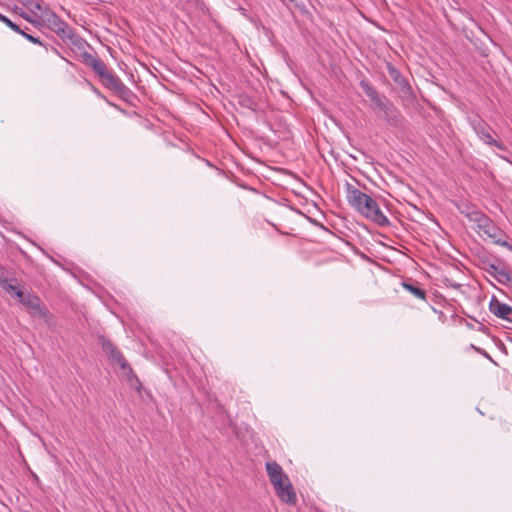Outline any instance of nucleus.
Instances as JSON below:
<instances>
[{"mask_svg":"<svg viewBox=\"0 0 512 512\" xmlns=\"http://www.w3.org/2000/svg\"><path fill=\"white\" fill-rule=\"evenodd\" d=\"M459 210L462 214H464L471 222H472V218L469 216L472 212H480L479 210H477L475 207H472V206H467L465 205L463 208H460L459 207Z\"/></svg>","mask_w":512,"mask_h":512,"instance_id":"18","label":"nucleus"},{"mask_svg":"<svg viewBox=\"0 0 512 512\" xmlns=\"http://www.w3.org/2000/svg\"><path fill=\"white\" fill-rule=\"evenodd\" d=\"M99 344L108 356V358L114 363L118 364L122 370L129 368V363L126 361L123 354L115 347V345L107 339L105 336L100 335L98 337Z\"/></svg>","mask_w":512,"mask_h":512,"instance_id":"8","label":"nucleus"},{"mask_svg":"<svg viewBox=\"0 0 512 512\" xmlns=\"http://www.w3.org/2000/svg\"><path fill=\"white\" fill-rule=\"evenodd\" d=\"M498 269L499 267L496 266L495 264H490L489 269L487 271L489 272L490 275L494 276Z\"/></svg>","mask_w":512,"mask_h":512,"instance_id":"24","label":"nucleus"},{"mask_svg":"<svg viewBox=\"0 0 512 512\" xmlns=\"http://www.w3.org/2000/svg\"><path fill=\"white\" fill-rule=\"evenodd\" d=\"M3 23L6 24L10 29H12L14 32H21V28L18 24L10 20L8 17L3 19Z\"/></svg>","mask_w":512,"mask_h":512,"instance_id":"19","label":"nucleus"},{"mask_svg":"<svg viewBox=\"0 0 512 512\" xmlns=\"http://www.w3.org/2000/svg\"><path fill=\"white\" fill-rule=\"evenodd\" d=\"M497 281L502 284L509 285L512 283V277L508 272L505 271L503 274H501V277H497Z\"/></svg>","mask_w":512,"mask_h":512,"instance_id":"20","label":"nucleus"},{"mask_svg":"<svg viewBox=\"0 0 512 512\" xmlns=\"http://www.w3.org/2000/svg\"><path fill=\"white\" fill-rule=\"evenodd\" d=\"M434 298H435V302H437V303H439V304H440L441 302L446 303V299H445V297H444L443 295H438V294H436V293H435V294H434Z\"/></svg>","mask_w":512,"mask_h":512,"instance_id":"25","label":"nucleus"},{"mask_svg":"<svg viewBox=\"0 0 512 512\" xmlns=\"http://www.w3.org/2000/svg\"><path fill=\"white\" fill-rule=\"evenodd\" d=\"M439 316H440V319L442 320V322H444V321H445L446 316H445V314H444V312H443V311H439Z\"/></svg>","mask_w":512,"mask_h":512,"instance_id":"30","label":"nucleus"},{"mask_svg":"<svg viewBox=\"0 0 512 512\" xmlns=\"http://www.w3.org/2000/svg\"><path fill=\"white\" fill-rule=\"evenodd\" d=\"M11 295H14L22 303V299L25 298L26 293H24L19 287H16Z\"/></svg>","mask_w":512,"mask_h":512,"instance_id":"21","label":"nucleus"},{"mask_svg":"<svg viewBox=\"0 0 512 512\" xmlns=\"http://www.w3.org/2000/svg\"><path fill=\"white\" fill-rule=\"evenodd\" d=\"M33 7L38 10H41V5L39 3H35Z\"/></svg>","mask_w":512,"mask_h":512,"instance_id":"31","label":"nucleus"},{"mask_svg":"<svg viewBox=\"0 0 512 512\" xmlns=\"http://www.w3.org/2000/svg\"><path fill=\"white\" fill-rule=\"evenodd\" d=\"M266 472L272 486H276L277 481L287 480V475L283 471L282 467L275 461L266 463Z\"/></svg>","mask_w":512,"mask_h":512,"instance_id":"14","label":"nucleus"},{"mask_svg":"<svg viewBox=\"0 0 512 512\" xmlns=\"http://www.w3.org/2000/svg\"><path fill=\"white\" fill-rule=\"evenodd\" d=\"M362 85L364 87H366L365 92L368 94V96H371L372 95V91H370V88L366 84H364V82H362Z\"/></svg>","mask_w":512,"mask_h":512,"instance_id":"29","label":"nucleus"},{"mask_svg":"<svg viewBox=\"0 0 512 512\" xmlns=\"http://www.w3.org/2000/svg\"><path fill=\"white\" fill-rule=\"evenodd\" d=\"M17 33H18V34H21L23 37H25V35H28V33H26L25 31H23L22 29H21V32H17Z\"/></svg>","mask_w":512,"mask_h":512,"instance_id":"32","label":"nucleus"},{"mask_svg":"<svg viewBox=\"0 0 512 512\" xmlns=\"http://www.w3.org/2000/svg\"><path fill=\"white\" fill-rule=\"evenodd\" d=\"M402 286L405 290L410 292L414 297H416L418 299H425L426 292L421 287L419 282H417L413 279H408V280L402 282Z\"/></svg>","mask_w":512,"mask_h":512,"instance_id":"15","label":"nucleus"},{"mask_svg":"<svg viewBox=\"0 0 512 512\" xmlns=\"http://www.w3.org/2000/svg\"><path fill=\"white\" fill-rule=\"evenodd\" d=\"M469 216L472 218V222L476 223L479 232H482L494 243L500 246L510 247L509 243L502 238L503 231L497 227L483 212H472Z\"/></svg>","mask_w":512,"mask_h":512,"instance_id":"2","label":"nucleus"},{"mask_svg":"<svg viewBox=\"0 0 512 512\" xmlns=\"http://www.w3.org/2000/svg\"><path fill=\"white\" fill-rule=\"evenodd\" d=\"M229 101L241 113L247 114L252 112L255 114H264L270 108L267 98H233Z\"/></svg>","mask_w":512,"mask_h":512,"instance_id":"4","label":"nucleus"},{"mask_svg":"<svg viewBox=\"0 0 512 512\" xmlns=\"http://www.w3.org/2000/svg\"><path fill=\"white\" fill-rule=\"evenodd\" d=\"M19 15L21 17H23L24 19H26L27 21L32 22V19L30 18V16L26 12H24L22 9H21V12H19Z\"/></svg>","mask_w":512,"mask_h":512,"instance_id":"26","label":"nucleus"},{"mask_svg":"<svg viewBox=\"0 0 512 512\" xmlns=\"http://www.w3.org/2000/svg\"><path fill=\"white\" fill-rule=\"evenodd\" d=\"M22 304L28 308L31 316L38 317L49 323L50 312L37 295L26 293L25 298L22 299Z\"/></svg>","mask_w":512,"mask_h":512,"instance_id":"7","label":"nucleus"},{"mask_svg":"<svg viewBox=\"0 0 512 512\" xmlns=\"http://www.w3.org/2000/svg\"><path fill=\"white\" fill-rule=\"evenodd\" d=\"M347 201L356 211L379 226H389L388 218L383 214L377 202L351 184L346 185Z\"/></svg>","mask_w":512,"mask_h":512,"instance_id":"1","label":"nucleus"},{"mask_svg":"<svg viewBox=\"0 0 512 512\" xmlns=\"http://www.w3.org/2000/svg\"><path fill=\"white\" fill-rule=\"evenodd\" d=\"M6 16L0 13V21L3 22V19H5Z\"/></svg>","mask_w":512,"mask_h":512,"instance_id":"33","label":"nucleus"},{"mask_svg":"<svg viewBox=\"0 0 512 512\" xmlns=\"http://www.w3.org/2000/svg\"><path fill=\"white\" fill-rule=\"evenodd\" d=\"M0 286L7 293L12 294V292L16 289L17 279L12 277H7L4 272H0Z\"/></svg>","mask_w":512,"mask_h":512,"instance_id":"16","label":"nucleus"},{"mask_svg":"<svg viewBox=\"0 0 512 512\" xmlns=\"http://www.w3.org/2000/svg\"><path fill=\"white\" fill-rule=\"evenodd\" d=\"M81 57L82 62L90 67L98 76L106 71V64L98 56L88 52H83Z\"/></svg>","mask_w":512,"mask_h":512,"instance_id":"13","label":"nucleus"},{"mask_svg":"<svg viewBox=\"0 0 512 512\" xmlns=\"http://www.w3.org/2000/svg\"><path fill=\"white\" fill-rule=\"evenodd\" d=\"M370 106L378 118L386 120L391 125L398 123L397 111L389 103L388 98H371Z\"/></svg>","mask_w":512,"mask_h":512,"instance_id":"5","label":"nucleus"},{"mask_svg":"<svg viewBox=\"0 0 512 512\" xmlns=\"http://www.w3.org/2000/svg\"><path fill=\"white\" fill-rule=\"evenodd\" d=\"M504 272H505V270H504V269L499 268V269L496 271V273H495L494 277L497 279V277H501V274H503Z\"/></svg>","mask_w":512,"mask_h":512,"instance_id":"27","label":"nucleus"},{"mask_svg":"<svg viewBox=\"0 0 512 512\" xmlns=\"http://www.w3.org/2000/svg\"><path fill=\"white\" fill-rule=\"evenodd\" d=\"M504 272H505V270H504V269L499 268V269L496 271V273H495L494 277L497 279V277H501V274H503Z\"/></svg>","mask_w":512,"mask_h":512,"instance_id":"28","label":"nucleus"},{"mask_svg":"<svg viewBox=\"0 0 512 512\" xmlns=\"http://www.w3.org/2000/svg\"><path fill=\"white\" fill-rule=\"evenodd\" d=\"M273 488L281 501L288 505L296 504L297 496L288 476L287 480L277 481L276 486H273Z\"/></svg>","mask_w":512,"mask_h":512,"instance_id":"9","label":"nucleus"},{"mask_svg":"<svg viewBox=\"0 0 512 512\" xmlns=\"http://www.w3.org/2000/svg\"><path fill=\"white\" fill-rule=\"evenodd\" d=\"M471 348H473L475 351H477L479 354L489 359L490 361H493L492 357L484 349L476 347L473 344L471 345Z\"/></svg>","mask_w":512,"mask_h":512,"instance_id":"22","label":"nucleus"},{"mask_svg":"<svg viewBox=\"0 0 512 512\" xmlns=\"http://www.w3.org/2000/svg\"><path fill=\"white\" fill-rule=\"evenodd\" d=\"M25 38H26L29 42L33 43V44H38V45H41V46H45L39 38L34 37V36H32L31 34L25 35Z\"/></svg>","mask_w":512,"mask_h":512,"instance_id":"23","label":"nucleus"},{"mask_svg":"<svg viewBox=\"0 0 512 512\" xmlns=\"http://www.w3.org/2000/svg\"><path fill=\"white\" fill-rule=\"evenodd\" d=\"M470 124L479 139L482 140L485 144L495 146L502 151L506 150V147L502 143L492 137L490 134V126L480 117H474L470 119Z\"/></svg>","mask_w":512,"mask_h":512,"instance_id":"6","label":"nucleus"},{"mask_svg":"<svg viewBox=\"0 0 512 512\" xmlns=\"http://www.w3.org/2000/svg\"><path fill=\"white\" fill-rule=\"evenodd\" d=\"M126 374L127 381L130 383L132 387H134L137 390H140L141 383L139 379L137 378L136 374L132 370L131 366L129 365V368H126V370H123Z\"/></svg>","mask_w":512,"mask_h":512,"instance_id":"17","label":"nucleus"},{"mask_svg":"<svg viewBox=\"0 0 512 512\" xmlns=\"http://www.w3.org/2000/svg\"><path fill=\"white\" fill-rule=\"evenodd\" d=\"M502 158H503V160H506V161H508L509 163H511V164H512V162H511V161H509L506 157H502Z\"/></svg>","mask_w":512,"mask_h":512,"instance_id":"34","label":"nucleus"},{"mask_svg":"<svg viewBox=\"0 0 512 512\" xmlns=\"http://www.w3.org/2000/svg\"><path fill=\"white\" fill-rule=\"evenodd\" d=\"M47 27L56 33L63 41L69 40L73 45L82 47L84 41L78 37L74 30L59 16L51 12L46 18Z\"/></svg>","mask_w":512,"mask_h":512,"instance_id":"3","label":"nucleus"},{"mask_svg":"<svg viewBox=\"0 0 512 512\" xmlns=\"http://www.w3.org/2000/svg\"><path fill=\"white\" fill-rule=\"evenodd\" d=\"M99 78L103 85L108 89L120 95L124 94V90L126 89V87L123 85L121 80L116 75H114V73L111 72L108 68L103 74L99 76Z\"/></svg>","mask_w":512,"mask_h":512,"instance_id":"12","label":"nucleus"},{"mask_svg":"<svg viewBox=\"0 0 512 512\" xmlns=\"http://www.w3.org/2000/svg\"><path fill=\"white\" fill-rule=\"evenodd\" d=\"M388 75L390 79L393 81L391 84L393 89L397 93H401L407 95L410 93V86L407 84L405 78L401 75V73L392 65H387Z\"/></svg>","mask_w":512,"mask_h":512,"instance_id":"10","label":"nucleus"},{"mask_svg":"<svg viewBox=\"0 0 512 512\" xmlns=\"http://www.w3.org/2000/svg\"><path fill=\"white\" fill-rule=\"evenodd\" d=\"M489 310L498 318L512 323V307L506 303L500 302L495 296L490 300Z\"/></svg>","mask_w":512,"mask_h":512,"instance_id":"11","label":"nucleus"}]
</instances>
